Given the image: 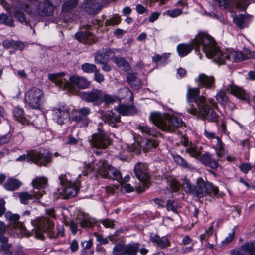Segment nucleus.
Wrapping results in <instances>:
<instances>
[{
  "mask_svg": "<svg viewBox=\"0 0 255 255\" xmlns=\"http://www.w3.org/2000/svg\"><path fill=\"white\" fill-rule=\"evenodd\" d=\"M199 93L198 88H190L188 89L187 100L190 102L194 101L197 106V109L193 107L188 108V113L203 120L212 122L216 121L217 115L213 110L217 107L216 103L211 98L206 99L204 96H199Z\"/></svg>",
  "mask_w": 255,
  "mask_h": 255,
  "instance_id": "1",
  "label": "nucleus"
},
{
  "mask_svg": "<svg viewBox=\"0 0 255 255\" xmlns=\"http://www.w3.org/2000/svg\"><path fill=\"white\" fill-rule=\"evenodd\" d=\"M34 227L32 234L35 237L43 240L44 233H46L50 238H56L59 236H63L64 234V228L62 226H58L56 228L57 233H54L53 230V223L50 219L46 218H38L32 221Z\"/></svg>",
  "mask_w": 255,
  "mask_h": 255,
  "instance_id": "2",
  "label": "nucleus"
},
{
  "mask_svg": "<svg viewBox=\"0 0 255 255\" xmlns=\"http://www.w3.org/2000/svg\"><path fill=\"white\" fill-rule=\"evenodd\" d=\"M64 75V72L49 74L48 75V78L49 80L54 82L56 85L60 87H63V89L71 93L77 92L74 85L80 89L86 88L89 85L90 83L84 78L73 76L70 78V83L63 78Z\"/></svg>",
  "mask_w": 255,
  "mask_h": 255,
  "instance_id": "3",
  "label": "nucleus"
},
{
  "mask_svg": "<svg viewBox=\"0 0 255 255\" xmlns=\"http://www.w3.org/2000/svg\"><path fill=\"white\" fill-rule=\"evenodd\" d=\"M192 45L197 48L202 45L206 56L209 58H213L215 62L218 55L217 53L221 50L218 47L214 39L205 32H199L198 33L192 40Z\"/></svg>",
  "mask_w": 255,
  "mask_h": 255,
  "instance_id": "4",
  "label": "nucleus"
},
{
  "mask_svg": "<svg viewBox=\"0 0 255 255\" xmlns=\"http://www.w3.org/2000/svg\"><path fill=\"white\" fill-rule=\"evenodd\" d=\"M150 120L155 125L163 130L173 132L175 129L173 117L167 113L153 112L150 114Z\"/></svg>",
  "mask_w": 255,
  "mask_h": 255,
  "instance_id": "5",
  "label": "nucleus"
},
{
  "mask_svg": "<svg viewBox=\"0 0 255 255\" xmlns=\"http://www.w3.org/2000/svg\"><path fill=\"white\" fill-rule=\"evenodd\" d=\"M5 217L10 221L8 226L9 229L16 235L21 236L28 237L33 235L27 231L23 223L19 221L20 216L17 214H13L8 212L5 214Z\"/></svg>",
  "mask_w": 255,
  "mask_h": 255,
  "instance_id": "6",
  "label": "nucleus"
},
{
  "mask_svg": "<svg viewBox=\"0 0 255 255\" xmlns=\"http://www.w3.org/2000/svg\"><path fill=\"white\" fill-rule=\"evenodd\" d=\"M97 173L104 178L117 181L121 180L120 172L115 168L108 164L106 161H100L97 165Z\"/></svg>",
  "mask_w": 255,
  "mask_h": 255,
  "instance_id": "7",
  "label": "nucleus"
},
{
  "mask_svg": "<svg viewBox=\"0 0 255 255\" xmlns=\"http://www.w3.org/2000/svg\"><path fill=\"white\" fill-rule=\"evenodd\" d=\"M134 172L142 184L136 188V190L138 193L142 192L149 187L150 184L147 166L144 163H138L135 166Z\"/></svg>",
  "mask_w": 255,
  "mask_h": 255,
  "instance_id": "8",
  "label": "nucleus"
},
{
  "mask_svg": "<svg viewBox=\"0 0 255 255\" xmlns=\"http://www.w3.org/2000/svg\"><path fill=\"white\" fill-rule=\"evenodd\" d=\"M216 62L223 64L226 60L233 62H238L245 60L243 52L236 51L232 49H221L220 52L217 53Z\"/></svg>",
  "mask_w": 255,
  "mask_h": 255,
  "instance_id": "9",
  "label": "nucleus"
},
{
  "mask_svg": "<svg viewBox=\"0 0 255 255\" xmlns=\"http://www.w3.org/2000/svg\"><path fill=\"white\" fill-rule=\"evenodd\" d=\"M48 153L46 151L44 153L31 150L28 152L26 155H23L17 159V161H25L27 159L28 161H31L38 165H44L49 161Z\"/></svg>",
  "mask_w": 255,
  "mask_h": 255,
  "instance_id": "10",
  "label": "nucleus"
},
{
  "mask_svg": "<svg viewBox=\"0 0 255 255\" xmlns=\"http://www.w3.org/2000/svg\"><path fill=\"white\" fill-rule=\"evenodd\" d=\"M43 92L37 88H32L25 94L24 101L29 106L33 109H38L42 102Z\"/></svg>",
  "mask_w": 255,
  "mask_h": 255,
  "instance_id": "11",
  "label": "nucleus"
},
{
  "mask_svg": "<svg viewBox=\"0 0 255 255\" xmlns=\"http://www.w3.org/2000/svg\"><path fill=\"white\" fill-rule=\"evenodd\" d=\"M176 141H178L176 143V145H179L180 143L183 145L185 147L186 151H187L191 156L197 158L201 155V146H191L190 147H188L189 144L188 139L185 135L183 134L182 130L176 129Z\"/></svg>",
  "mask_w": 255,
  "mask_h": 255,
  "instance_id": "12",
  "label": "nucleus"
},
{
  "mask_svg": "<svg viewBox=\"0 0 255 255\" xmlns=\"http://www.w3.org/2000/svg\"><path fill=\"white\" fill-rule=\"evenodd\" d=\"M22 10L27 12L29 15L32 17L34 16V13H33V11L29 8V5L22 1L18 2L17 4V6L14 7H12L10 11L11 14L20 22H24L25 24L29 25V21L26 20L24 14L21 11Z\"/></svg>",
  "mask_w": 255,
  "mask_h": 255,
  "instance_id": "13",
  "label": "nucleus"
},
{
  "mask_svg": "<svg viewBox=\"0 0 255 255\" xmlns=\"http://www.w3.org/2000/svg\"><path fill=\"white\" fill-rule=\"evenodd\" d=\"M195 191L197 196L201 197L206 196L211 193L214 195L218 193V188L215 187L210 182H204L202 178H198L197 180V185L195 188Z\"/></svg>",
  "mask_w": 255,
  "mask_h": 255,
  "instance_id": "14",
  "label": "nucleus"
},
{
  "mask_svg": "<svg viewBox=\"0 0 255 255\" xmlns=\"http://www.w3.org/2000/svg\"><path fill=\"white\" fill-rule=\"evenodd\" d=\"M111 142L108 136L102 130L94 134L90 141L91 146L98 149H106L111 145Z\"/></svg>",
  "mask_w": 255,
  "mask_h": 255,
  "instance_id": "15",
  "label": "nucleus"
},
{
  "mask_svg": "<svg viewBox=\"0 0 255 255\" xmlns=\"http://www.w3.org/2000/svg\"><path fill=\"white\" fill-rule=\"evenodd\" d=\"M223 86L225 91L236 98L247 101L249 100V96L245 90L241 87L235 85L232 81H225Z\"/></svg>",
  "mask_w": 255,
  "mask_h": 255,
  "instance_id": "16",
  "label": "nucleus"
},
{
  "mask_svg": "<svg viewBox=\"0 0 255 255\" xmlns=\"http://www.w3.org/2000/svg\"><path fill=\"white\" fill-rule=\"evenodd\" d=\"M59 180L62 187V191L60 194L64 198L73 197L77 194L78 188L74 184L67 180L65 175H61Z\"/></svg>",
  "mask_w": 255,
  "mask_h": 255,
  "instance_id": "17",
  "label": "nucleus"
},
{
  "mask_svg": "<svg viewBox=\"0 0 255 255\" xmlns=\"http://www.w3.org/2000/svg\"><path fill=\"white\" fill-rule=\"evenodd\" d=\"M203 134L204 136L208 139H216V146L214 148L216 154L218 157L219 160L221 161H223V160L220 159L225 154V144L222 141L221 138L216 136L215 132L208 130L206 128H205L204 129Z\"/></svg>",
  "mask_w": 255,
  "mask_h": 255,
  "instance_id": "18",
  "label": "nucleus"
},
{
  "mask_svg": "<svg viewBox=\"0 0 255 255\" xmlns=\"http://www.w3.org/2000/svg\"><path fill=\"white\" fill-rule=\"evenodd\" d=\"M55 119L57 122L62 125L70 118L68 110L64 106H60L53 110Z\"/></svg>",
  "mask_w": 255,
  "mask_h": 255,
  "instance_id": "19",
  "label": "nucleus"
},
{
  "mask_svg": "<svg viewBox=\"0 0 255 255\" xmlns=\"http://www.w3.org/2000/svg\"><path fill=\"white\" fill-rule=\"evenodd\" d=\"M195 81L200 87H204L208 89L214 87L215 79L213 76H209L204 73H201L195 79Z\"/></svg>",
  "mask_w": 255,
  "mask_h": 255,
  "instance_id": "20",
  "label": "nucleus"
},
{
  "mask_svg": "<svg viewBox=\"0 0 255 255\" xmlns=\"http://www.w3.org/2000/svg\"><path fill=\"white\" fill-rule=\"evenodd\" d=\"M53 6L48 3L44 2L40 3L34 11V16L38 15L41 16H48L51 15L53 12Z\"/></svg>",
  "mask_w": 255,
  "mask_h": 255,
  "instance_id": "21",
  "label": "nucleus"
},
{
  "mask_svg": "<svg viewBox=\"0 0 255 255\" xmlns=\"http://www.w3.org/2000/svg\"><path fill=\"white\" fill-rule=\"evenodd\" d=\"M75 37L80 42L84 44H92L97 41V38L90 32L81 31L78 32Z\"/></svg>",
  "mask_w": 255,
  "mask_h": 255,
  "instance_id": "22",
  "label": "nucleus"
},
{
  "mask_svg": "<svg viewBox=\"0 0 255 255\" xmlns=\"http://www.w3.org/2000/svg\"><path fill=\"white\" fill-rule=\"evenodd\" d=\"M81 98L87 102H94L99 101L101 98L102 91L94 90L89 93L83 92L80 95Z\"/></svg>",
  "mask_w": 255,
  "mask_h": 255,
  "instance_id": "23",
  "label": "nucleus"
},
{
  "mask_svg": "<svg viewBox=\"0 0 255 255\" xmlns=\"http://www.w3.org/2000/svg\"><path fill=\"white\" fill-rule=\"evenodd\" d=\"M150 240L161 248H166L170 245V241L165 237L161 238L157 235L151 234Z\"/></svg>",
  "mask_w": 255,
  "mask_h": 255,
  "instance_id": "24",
  "label": "nucleus"
},
{
  "mask_svg": "<svg viewBox=\"0 0 255 255\" xmlns=\"http://www.w3.org/2000/svg\"><path fill=\"white\" fill-rule=\"evenodd\" d=\"M233 20L234 23L240 29L247 27L249 23L247 17L243 15H233Z\"/></svg>",
  "mask_w": 255,
  "mask_h": 255,
  "instance_id": "25",
  "label": "nucleus"
},
{
  "mask_svg": "<svg viewBox=\"0 0 255 255\" xmlns=\"http://www.w3.org/2000/svg\"><path fill=\"white\" fill-rule=\"evenodd\" d=\"M112 53L110 50H102L98 51L95 55V59L98 63H104L108 59L109 54Z\"/></svg>",
  "mask_w": 255,
  "mask_h": 255,
  "instance_id": "26",
  "label": "nucleus"
},
{
  "mask_svg": "<svg viewBox=\"0 0 255 255\" xmlns=\"http://www.w3.org/2000/svg\"><path fill=\"white\" fill-rule=\"evenodd\" d=\"M192 44H180L176 47L178 55L180 57H184L190 53L192 50Z\"/></svg>",
  "mask_w": 255,
  "mask_h": 255,
  "instance_id": "27",
  "label": "nucleus"
},
{
  "mask_svg": "<svg viewBox=\"0 0 255 255\" xmlns=\"http://www.w3.org/2000/svg\"><path fill=\"white\" fill-rule=\"evenodd\" d=\"M241 249L246 255H255V241L245 243L241 247Z\"/></svg>",
  "mask_w": 255,
  "mask_h": 255,
  "instance_id": "28",
  "label": "nucleus"
},
{
  "mask_svg": "<svg viewBox=\"0 0 255 255\" xmlns=\"http://www.w3.org/2000/svg\"><path fill=\"white\" fill-rule=\"evenodd\" d=\"M21 185V183L18 180L9 178L5 183L4 187L7 190L14 191L19 188Z\"/></svg>",
  "mask_w": 255,
  "mask_h": 255,
  "instance_id": "29",
  "label": "nucleus"
},
{
  "mask_svg": "<svg viewBox=\"0 0 255 255\" xmlns=\"http://www.w3.org/2000/svg\"><path fill=\"white\" fill-rule=\"evenodd\" d=\"M127 81L128 83L135 89H138L141 85V81L137 78L135 74L128 73L127 75Z\"/></svg>",
  "mask_w": 255,
  "mask_h": 255,
  "instance_id": "30",
  "label": "nucleus"
},
{
  "mask_svg": "<svg viewBox=\"0 0 255 255\" xmlns=\"http://www.w3.org/2000/svg\"><path fill=\"white\" fill-rule=\"evenodd\" d=\"M139 248V244L125 245V255H136Z\"/></svg>",
  "mask_w": 255,
  "mask_h": 255,
  "instance_id": "31",
  "label": "nucleus"
},
{
  "mask_svg": "<svg viewBox=\"0 0 255 255\" xmlns=\"http://www.w3.org/2000/svg\"><path fill=\"white\" fill-rule=\"evenodd\" d=\"M103 120L111 125L114 124L116 122L120 121V117L119 115H115V114L112 111H108L103 115Z\"/></svg>",
  "mask_w": 255,
  "mask_h": 255,
  "instance_id": "32",
  "label": "nucleus"
},
{
  "mask_svg": "<svg viewBox=\"0 0 255 255\" xmlns=\"http://www.w3.org/2000/svg\"><path fill=\"white\" fill-rule=\"evenodd\" d=\"M112 60L119 67L124 71H128L129 69L130 66L127 61L121 57H114Z\"/></svg>",
  "mask_w": 255,
  "mask_h": 255,
  "instance_id": "33",
  "label": "nucleus"
},
{
  "mask_svg": "<svg viewBox=\"0 0 255 255\" xmlns=\"http://www.w3.org/2000/svg\"><path fill=\"white\" fill-rule=\"evenodd\" d=\"M157 145L155 141L146 139H143L140 144V146L143 148L144 152L147 151L149 149L156 148Z\"/></svg>",
  "mask_w": 255,
  "mask_h": 255,
  "instance_id": "34",
  "label": "nucleus"
},
{
  "mask_svg": "<svg viewBox=\"0 0 255 255\" xmlns=\"http://www.w3.org/2000/svg\"><path fill=\"white\" fill-rule=\"evenodd\" d=\"M47 179L45 177H39L35 178L32 181V184L34 188H44L47 184Z\"/></svg>",
  "mask_w": 255,
  "mask_h": 255,
  "instance_id": "35",
  "label": "nucleus"
},
{
  "mask_svg": "<svg viewBox=\"0 0 255 255\" xmlns=\"http://www.w3.org/2000/svg\"><path fill=\"white\" fill-rule=\"evenodd\" d=\"M0 23L10 27L14 26L13 18L5 14H0Z\"/></svg>",
  "mask_w": 255,
  "mask_h": 255,
  "instance_id": "36",
  "label": "nucleus"
},
{
  "mask_svg": "<svg viewBox=\"0 0 255 255\" xmlns=\"http://www.w3.org/2000/svg\"><path fill=\"white\" fill-rule=\"evenodd\" d=\"M13 113L15 119L21 122L22 124H24L25 120L23 110L20 108L16 107L15 108Z\"/></svg>",
  "mask_w": 255,
  "mask_h": 255,
  "instance_id": "37",
  "label": "nucleus"
},
{
  "mask_svg": "<svg viewBox=\"0 0 255 255\" xmlns=\"http://www.w3.org/2000/svg\"><path fill=\"white\" fill-rule=\"evenodd\" d=\"M118 109L119 112L123 115L131 114L134 112L133 108L127 105H120Z\"/></svg>",
  "mask_w": 255,
  "mask_h": 255,
  "instance_id": "38",
  "label": "nucleus"
},
{
  "mask_svg": "<svg viewBox=\"0 0 255 255\" xmlns=\"http://www.w3.org/2000/svg\"><path fill=\"white\" fill-rule=\"evenodd\" d=\"M215 97L217 102L222 105L225 104L228 101V97L224 91H220L216 94Z\"/></svg>",
  "mask_w": 255,
  "mask_h": 255,
  "instance_id": "39",
  "label": "nucleus"
},
{
  "mask_svg": "<svg viewBox=\"0 0 255 255\" xmlns=\"http://www.w3.org/2000/svg\"><path fill=\"white\" fill-rule=\"evenodd\" d=\"M125 245L122 244H117L114 248L113 253L114 255H125Z\"/></svg>",
  "mask_w": 255,
  "mask_h": 255,
  "instance_id": "40",
  "label": "nucleus"
},
{
  "mask_svg": "<svg viewBox=\"0 0 255 255\" xmlns=\"http://www.w3.org/2000/svg\"><path fill=\"white\" fill-rule=\"evenodd\" d=\"M78 0H69L65 2L63 5V10L69 11L75 8L77 4Z\"/></svg>",
  "mask_w": 255,
  "mask_h": 255,
  "instance_id": "41",
  "label": "nucleus"
},
{
  "mask_svg": "<svg viewBox=\"0 0 255 255\" xmlns=\"http://www.w3.org/2000/svg\"><path fill=\"white\" fill-rule=\"evenodd\" d=\"M236 7L241 10H245L248 6L250 2L248 0H234Z\"/></svg>",
  "mask_w": 255,
  "mask_h": 255,
  "instance_id": "42",
  "label": "nucleus"
},
{
  "mask_svg": "<svg viewBox=\"0 0 255 255\" xmlns=\"http://www.w3.org/2000/svg\"><path fill=\"white\" fill-rule=\"evenodd\" d=\"M95 221L91 218L85 217L81 222L82 227H92L95 224Z\"/></svg>",
  "mask_w": 255,
  "mask_h": 255,
  "instance_id": "43",
  "label": "nucleus"
},
{
  "mask_svg": "<svg viewBox=\"0 0 255 255\" xmlns=\"http://www.w3.org/2000/svg\"><path fill=\"white\" fill-rule=\"evenodd\" d=\"M11 244L7 243L0 245V251L5 255H11L12 252L10 250Z\"/></svg>",
  "mask_w": 255,
  "mask_h": 255,
  "instance_id": "44",
  "label": "nucleus"
},
{
  "mask_svg": "<svg viewBox=\"0 0 255 255\" xmlns=\"http://www.w3.org/2000/svg\"><path fill=\"white\" fill-rule=\"evenodd\" d=\"M20 202L24 204L28 203V200L32 199L33 195L30 194L27 192H22L19 194Z\"/></svg>",
  "mask_w": 255,
  "mask_h": 255,
  "instance_id": "45",
  "label": "nucleus"
},
{
  "mask_svg": "<svg viewBox=\"0 0 255 255\" xmlns=\"http://www.w3.org/2000/svg\"><path fill=\"white\" fill-rule=\"evenodd\" d=\"M82 70L86 73H91L96 70V66L93 64L85 63L82 66Z\"/></svg>",
  "mask_w": 255,
  "mask_h": 255,
  "instance_id": "46",
  "label": "nucleus"
},
{
  "mask_svg": "<svg viewBox=\"0 0 255 255\" xmlns=\"http://www.w3.org/2000/svg\"><path fill=\"white\" fill-rule=\"evenodd\" d=\"M121 21L120 17L117 15H115L110 19L107 20L105 22V25H115L118 24Z\"/></svg>",
  "mask_w": 255,
  "mask_h": 255,
  "instance_id": "47",
  "label": "nucleus"
},
{
  "mask_svg": "<svg viewBox=\"0 0 255 255\" xmlns=\"http://www.w3.org/2000/svg\"><path fill=\"white\" fill-rule=\"evenodd\" d=\"M239 167L241 172L247 174L252 169V166L249 163H243L239 165Z\"/></svg>",
  "mask_w": 255,
  "mask_h": 255,
  "instance_id": "48",
  "label": "nucleus"
},
{
  "mask_svg": "<svg viewBox=\"0 0 255 255\" xmlns=\"http://www.w3.org/2000/svg\"><path fill=\"white\" fill-rule=\"evenodd\" d=\"M100 102H105L107 103H113L114 101L113 98L109 95H107L102 92L101 98H100Z\"/></svg>",
  "mask_w": 255,
  "mask_h": 255,
  "instance_id": "49",
  "label": "nucleus"
},
{
  "mask_svg": "<svg viewBox=\"0 0 255 255\" xmlns=\"http://www.w3.org/2000/svg\"><path fill=\"white\" fill-rule=\"evenodd\" d=\"M176 164L184 168H190V165L181 156L176 155Z\"/></svg>",
  "mask_w": 255,
  "mask_h": 255,
  "instance_id": "50",
  "label": "nucleus"
},
{
  "mask_svg": "<svg viewBox=\"0 0 255 255\" xmlns=\"http://www.w3.org/2000/svg\"><path fill=\"white\" fill-rule=\"evenodd\" d=\"M235 233L234 232H232L231 233H229L228 236L226 237L225 240L222 241V244L223 245H227L229 243H230L234 238Z\"/></svg>",
  "mask_w": 255,
  "mask_h": 255,
  "instance_id": "51",
  "label": "nucleus"
},
{
  "mask_svg": "<svg viewBox=\"0 0 255 255\" xmlns=\"http://www.w3.org/2000/svg\"><path fill=\"white\" fill-rule=\"evenodd\" d=\"M213 227L212 226L209 227L208 229L206 230L205 233L202 234L200 236L201 241L207 240L208 238L212 234Z\"/></svg>",
  "mask_w": 255,
  "mask_h": 255,
  "instance_id": "52",
  "label": "nucleus"
},
{
  "mask_svg": "<svg viewBox=\"0 0 255 255\" xmlns=\"http://www.w3.org/2000/svg\"><path fill=\"white\" fill-rule=\"evenodd\" d=\"M243 56L245 57V60L249 58L255 59V52L251 51L248 49H245L243 52Z\"/></svg>",
  "mask_w": 255,
  "mask_h": 255,
  "instance_id": "53",
  "label": "nucleus"
},
{
  "mask_svg": "<svg viewBox=\"0 0 255 255\" xmlns=\"http://www.w3.org/2000/svg\"><path fill=\"white\" fill-rule=\"evenodd\" d=\"M122 179L120 181H118L122 186V191H125L126 192H130L134 190L133 187L129 184H124L123 183V181H122Z\"/></svg>",
  "mask_w": 255,
  "mask_h": 255,
  "instance_id": "54",
  "label": "nucleus"
},
{
  "mask_svg": "<svg viewBox=\"0 0 255 255\" xmlns=\"http://www.w3.org/2000/svg\"><path fill=\"white\" fill-rule=\"evenodd\" d=\"M186 7L185 3L182 1H179L176 4V16L182 13V10Z\"/></svg>",
  "mask_w": 255,
  "mask_h": 255,
  "instance_id": "55",
  "label": "nucleus"
},
{
  "mask_svg": "<svg viewBox=\"0 0 255 255\" xmlns=\"http://www.w3.org/2000/svg\"><path fill=\"white\" fill-rule=\"evenodd\" d=\"M101 222L106 228H113L114 226V221L111 219H104Z\"/></svg>",
  "mask_w": 255,
  "mask_h": 255,
  "instance_id": "56",
  "label": "nucleus"
},
{
  "mask_svg": "<svg viewBox=\"0 0 255 255\" xmlns=\"http://www.w3.org/2000/svg\"><path fill=\"white\" fill-rule=\"evenodd\" d=\"M180 115H176V128H181L182 129L186 128V124L183 121L182 118L180 117Z\"/></svg>",
  "mask_w": 255,
  "mask_h": 255,
  "instance_id": "57",
  "label": "nucleus"
},
{
  "mask_svg": "<svg viewBox=\"0 0 255 255\" xmlns=\"http://www.w3.org/2000/svg\"><path fill=\"white\" fill-rule=\"evenodd\" d=\"M218 2L219 6L222 8L225 9L229 6L230 0H215Z\"/></svg>",
  "mask_w": 255,
  "mask_h": 255,
  "instance_id": "58",
  "label": "nucleus"
},
{
  "mask_svg": "<svg viewBox=\"0 0 255 255\" xmlns=\"http://www.w3.org/2000/svg\"><path fill=\"white\" fill-rule=\"evenodd\" d=\"M75 111L76 113H80L83 116H86L90 113V109L88 107H83Z\"/></svg>",
  "mask_w": 255,
  "mask_h": 255,
  "instance_id": "59",
  "label": "nucleus"
},
{
  "mask_svg": "<svg viewBox=\"0 0 255 255\" xmlns=\"http://www.w3.org/2000/svg\"><path fill=\"white\" fill-rule=\"evenodd\" d=\"M94 236L96 237L97 241L100 242L103 244H107L108 243V240L106 238H104L101 235L98 234L95 232L94 233Z\"/></svg>",
  "mask_w": 255,
  "mask_h": 255,
  "instance_id": "60",
  "label": "nucleus"
},
{
  "mask_svg": "<svg viewBox=\"0 0 255 255\" xmlns=\"http://www.w3.org/2000/svg\"><path fill=\"white\" fill-rule=\"evenodd\" d=\"M93 245V242L91 239L87 241H84L81 243V246L84 249L88 250L91 248Z\"/></svg>",
  "mask_w": 255,
  "mask_h": 255,
  "instance_id": "61",
  "label": "nucleus"
},
{
  "mask_svg": "<svg viewBox=\"0 0 255 255\" xmlns=\"http://www.w3.org/2000/svg\"><path fill=\"white\" fill-rule=\"evenodd\" d=\"M167 56L168 55L166 54H164L162 55H159L157 54L153 57L152 60L154 62H157L162 60L163 61H165L166 59L167 58Z\"/></svg>",
  "mask_w": 255,
  "mask_h": 255,
  "instance_id": "62",
  "label": "nucleus"
},
{
  "mask_svg": "<svg viewBox=\"0 0 255 255\" xmlns=\"http://www.w3.org/2000/svg\"><path fill=\"white\" fill-rule=\"evenodd\" d=\"M207 166L212 168H217L219 166V164L217 160L211 158L210 161L207 162Z\"/></svg>",
  "mask_w": 255,
  "mask_h": 255,
  "instance_id": "63",
  "label": "nucleus"
},
{
  "mask_svg": "<svg viewBox=\"0 0 255 255\" xmlns=\"http://www.w3.org/2000/svg\"><path fill=\"white\" fill-rule=\"evenodd\" d=\"M166 208L168 211H172L173 212H175V209L174 208V201L168 200L167 202Z\"/></svg>",
  "mask_w": 255,
  "mask_h": 255,
  "instance_id": "64",
  "label": "nucleus"
}]
</instances>
